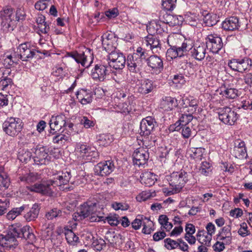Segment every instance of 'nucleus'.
Here are the masks:
<instances>
[{
	"label": "nucleus",
	"instance_id": "1",
	"mask_svg": "<svg viewBox=\"0 0 252 252\" xmlns=\"http://www.w3.org/2000/svg\"><path fill=\"white\" fill-rule=\"evenodd\" d=\"M25 14L21 9H17L14 13L13 9L10 7H6L0 12L1 19V26L4 31H12L16 26V22L24 19Z\"/></svg>",
	"mask_w": 252,
	"mask_h": 252
},
{
	"label": "nucleus",
	"instance_id": "2",
	"mask_svg": "<svg viewBox=\"0 0 252 252\" xmlns=\"http://www.w3.org/2000/svg\"><path fill=\"white\" fill-rule=\"evenodd\" d=\"M189 174L184 171L173 172L168 177L171 188H164L163 191L166 195H170L180 191L188 181Z\"/></svg>",
	"mask_w": 252,
	"mask_h": 252
},
{
	"label": "nucleus",
	"instance_id": "3",
	"mask_svg": "<svg viewBox=\"0 0 252 252\" xmlns=\"http://www.w3.org/2000/svg\"><path fill=\"white\" fill-rule=\"evenodd\" d=\"M176 36L177 35H169L167 39V42L170 48L167 50L166 56L167 60L169 61L178 57H183L191 46V44L189 43L190 41L187 40L182 43L181 46H177L174 42V40L176 39Z\"/></svg>",
	"mask_w": 252,
	"mask_h": 252
},
{
	"label": "nucleus",
	"instance_id": "4",
	"mask_svg": "<svg viewBox=\"0 0 252 252\" xmlns=\"http://www.w3.org/2000/svg\"><path fill=\"white\" fill-rule=\"evenodd\" d=\"M8 233L15 238H23L29 244H33L36 240V236L30 226L26 225L22 227L19 223L12 225Z\"/></svg>",
	"mask_w": 252,
	"mask_h": 252
},
{
	"label": "nucleus",
	"instance_id": "5",
	"mask_svg": "<svg viewBox=\"0 0 252 252\" xmlns=\"http://www.w3.org/2000/svg\"><path fill=\"white\" fill-rule=\"evenodd\" d=\"M95 208L94 206L84 203L80 206L78 211L74 214L73 218L76 221H79L90 217V220L92 222L100 221L102 217L95 215L94 213Z\"/></svg>",
	"mask_w": 252,
	"mask_h": 252
},
{
	"label": "nucleus",
	"instance_id": "6",
	"mask_svg": "<svg viewBox=\"0 0 252 252\" xmlns=\"http://www.w3.org/2000/svg\"><path fill=\"white\" fill-rule=\"evenodd\" d=\"M4 131L8 135L15 136L18 134L23 128L21 120L19 118H7L2 124Z\"/></svg>",
	"mask_w": 252,
	"mask_h": 252
},
{
	"label": "nucleus",
	"instance_id": "7",
	"mask_svg": "<svg viewBox=\"0 0 252 252\" xmlns=\"http://www.w3.org/2000/svg\"><path fill=\"white\" fill-rule=\"evenodd\" d=\"M67 56L71 57L77 63L85 67H88L93 62V53L91 50L86 49L85 51L82 53H68Z\"/></svg>",
	"mask_w": 252,
	"mask_h": 252
},
{
	"label": "nucleus",
	"instance_id": "8",
	"mask_svg": "<svg viewBox=\"0 0 252 252\" xmlns=\"http://www.w3.org/2000/svg\"><path fill=\"white\" fill-rule=\"evenodd\" d=\"M107 61L109 68L112 67L116 70L123 69L126 63V58L123 54L116 51L110 53L107 56Z\"/></svg>",
	"mask_w": 252,
	"mask_h": 252
},
{
	"label": "nucleus",
	"instance_id": "9",
	"mask_svg": "<svg viewBox=\"0 0 252 252\" xmlns=\"http://www.w3.org/2000/svg\"><path fill=\"white\" fill-rule=\"evenodd\" d=\"M219 118L224 124L232 126L237 121L238 116L236 112L230 108L225 107L219 112Z\"/></svg>",
	"mask_w": 252,
	"mask_h": 252
},
{
	"label": "nucleus",
	"instance_id": "10",
	"mask_svg": "<svg viewBox=\"0 0 252 252\" xmlns=\"http://www.w3.org/2000/svg\"><path fill=\"white\" fill-rule=\"evenodd\" d=\"M228 66L233 70L242 72L251 68L252 60L248 58L233 59L229 62Z\"/></svg>",
	"mask_w": 252,
	"mask_h": 252
},
{
	"label": "nucleus",
	"instance_id": "11",
	"mask_svg": "<svg viewBox=\"0 0 252 252\" xmlns=\"http://www.w3.org/2000/svg\"><path fill=\"white\" fill-rule=\"evenodd\" d=\"M110 71L109 67L106 64L99 63L92 70L91 75L95 81H103Z\"/></svg>",
	"mask_w": 252,
	"mask_h": 252
},
{
	"label": "nucleus",
	"instance_id": "12",
	"mask_svg": "<svg viewBox=\"0 0 252 252\" xmlns=\"http://www.w3.org/2000/svg\"><path fill=\"white\" fill-rule=\"evenodd\" d=\"M206 45L213 53H217L222 48L223 44L221 37L214 33L207 35L205 38Z\"/></svg>",
	"mask_w": 252,
	"mask_h": 252
},
{
	"label": "nucleus",
	"instance_id": "13",
	"mask_svg": "<svg viewBox=\"0 0 252 252\" xmlns=\"http://www.w3.org/2000/svg\"><path fill=\"white\" fill-rule=\"evenodd\" d=\"M52 183L53 182L48 180L46 182L35 184L33 186L27 187V188L31 191L52 195L54 193V187L52 185Z\"/></svg>",
	"mask_w": 252,
	"mask_h": 252
},
{
	"label": "nucleus",
	"instance_id": "14",
	"mask_svg": "<svg viewBox=\"0 0 252 252\" xmlns=\"http://www.w3.org/2000/svg\"><path fill=\"white\" fill-rule=\"evenodd\" d=\"M33 157L34 162L37 164H46L50 160L48 150L44 146H38L35 149Z\"/></svg>",
	"mask_w": 252,
	"mask_h": 252
},
{
	"label": "nucleus",
	"instance_id": "15",
	"mask_svg": "<svg viewBox=\"0 0 252 252\" xmlns=\"http://www.w3.org/2000/svg\"><path fill=\"white\" fill-rule=\"evenodd\" d=\"M21 60L27 61L32 59L35 54V50L31 46L30 43L26 42L21 44L17 48Z\"/></svg>",
	"mask_w": 252,
	"mask_h": 252
},
{
	"label": "nucleus",
	"instance_id": "16",
	"mask_svg": "<svg viewBox=\"0 0 252 252\" xmlns=\"http://www.w3.org/2000/svg\"><path fill=\"white\" fill-rule=\"evenodd\" d=\"M159 18L163 24H167L171 26L182 25L184 20L182 16L171 15L165 12H160Z\"/></svg>",
	"mask_w": 252,
	"mask_h": 252
},
{
	"label": "nucleus",
	"instance_id": "17",
	"mask_svg": "<svg viewBox=\"0 0 252 252\" xmlns=\"http://www.w3.org/2000/svg\"><path fill=\"white\" fill-rule=\"evenodd\" d=\"M143 61L136 54L128 56L127 65L129 70L132 73H137L139 72L142 65Z\"/></svg>",
	"mask_w": 252,
	"mask_h": 252
},
{
	"label": "nucleus",
	"instance_id": "18",
	"mask_svg": "<svg viewBox=\"0 0 252 252\" xmlns=\"http://www.w3.org/2000/svg\"><path fill=\"white\" fill-rule=\"evenodd\" d=\"M149 157V153L146 149L143 148H138L133 154V163L138 166L145 165Z\"/></svg>",
	"mask_w": 252,
	"mask_h": 252
},
{
	"label": "nucleus",
	"instance_id": "19",
	"mask_svg": "<svg viewBox=\"0 0 252 252\" xmlns=\"http://www.w3.org/2000/svg\"><path fill=\"white\" fill-rule=\"evenodd\" d=\"M207 46L205 43H196L194 46H191L190 53L191 56L198 61H202L204 59L206 53Z\"/></svg>",
	"mask_w": 252,
	"mask_h": 252
},
{
	"label": "nucleus",
	"instance_id": "20",
	"mask_svg": "<svg viewBox=\"0 0 252 252\" xmlns=\"http://www.w3.org/2000/svg\"><path fill=\"white\" fill-rule=\"evenodd\" d=\"M115 166L112 161L107 160L100 162L95 166V172L98 175L103 176L110 174L114 169Z\"/></svg>",
	"mask_w": 252,
	"mask_h": 252
},
{
	"label": "nucleus",
	"instance_id": "21",
	"mask_svg": "<svg viewBox=\"0 0 252 252\" xmlns=\"http://www.w3.org/2000/svg\"><path fill=\"white\" fill-rule=\"evenodd\" d=\"M231 153L232 155L239 159L246 158L248 155L245 142L240 140H236Z\"/></svg>",
	"mask_w": 252,
	"mask_h": 252
},
{
	"label": "nucleus",
	"instance_id": "22",
	"mask_svg": "<svg viewBox=\"0 0 252 252\" xmlns=\"http://www.w3.org/2000/svg\"><path fill=\"white\" fill-rule=\"evenodd\" d=\"M156 123L155 119L151 117H147L143 119L140 123V133L143 135H149L153 130Z\"/></svg>",
	"mask_w": 252,
	"mask_h": 252
},
{
	"label": "nucleus",
	"instance_id": "23",
	"mask_svg": "<svg viewBox=\"0 0 252 252\" xmlns=\"http://www.w3.org/2000/svg\"><path fill=\"white\" fill-rule=\"evenodd\" d=\"M65 120L66 117L63 114L52 116L49 123L51 129L54 132L60 131L63 127L66 126Z\"/></svg>",
	"mask_w": 252,
	"mask_h": 252
},
{
	"label": "nucleus",
	"instance_id": "24",
	"mask_svg": "<svg viewBox=\"0 0 252 252\" xmlns=\"http://www.w3.org/2000/svg\"><path fill=\"white\" fill-rule=\"evenodd\" d=\"M143 46L149 48L153 52H157L160 49V44L159 39L156 36L150 34L144 38L142 42Z\"/></svg>",
	"mask_w": 252,
	"mask_h": 252
},
{
	"label": "nucleus",
	"instance_id": "25",
	"mask_svg": "<svg viewBox=\"0 0 252 252\" xmlns=\"http://www.w3.org/2000/svg\"><path fill=\"white\" fill-rule=\"evenodd\" d=\"M70 178V173L69 172H59L55 175L53 179L50 180V181L53 182L52 185L54 189L56 186H61L63 185H66L69 182Z\"/></svg>",
	"mask_w": 252,
	"mask_h": 252
},
{
	"label": "nucleus",
	"instance_id": "26",
	"mask_svg": "<svg viewBox=\"0 0 252 252\" xmlns=\"http://www.w3.org/2000/svg\"><path fill=\"white\" fill-rule=\"evenodd\" d=\"M231 223L223 226L219 231L217 238L219 241H223L226 245H229L232 241Z\"/></svg>",
	"mask_w": 252,
	"mask_h": 252
},
{
	"label": "nucleus",
	"instance_id": "27",
	"mask_svg": "<svg viewBox=\"0 0 252 252\" xmlns=\"http://www.w3.org/2000/svg\"><path fill=\"white\" fill-rule=\"evenodd\" d=\"M178 105L177 100L171 96H165L160 102V108L164 111H171Z\"/></svg>",
	"mask_w": 252,
	"mask_h": 252
},
{
	"label": "nucleus",
	"instance_id": "28",
	"mask_svg": "<svg viewBox=\"0 0 252 252\" xmlns=\"http://www.w3.org/2000/svg\"><path fill=\"white\" fill-rule=\"evenodd\" d=\"M93 94L90 90L81 89L76 93L77 98L83 105H86L92 101Z\"/></svg>",
	"mask_w": 252,
	"mask_h": 252
},
{
	"label": "nucleus",
	"instance_id": "29",
	"mask_svg": "<svg viewBox=\"0 0 252 252\" xmlns=\"http://www.w3.org/2000/svg\"><path fill=\"white\" fill-rule=\"evenodd\" d=\"M222 28L225 31H233L238 30L240 27L239 19L236 17L226 18L222 23Z\"/></svg>",
	"mask_w": 252,
	"mask_h": 252
},
{
	"label": "nucleus",
	"instance_id": "30",
	"mask_svg": "<svg viewBox=\"0 0 252 252\" xmlns=\"http://www.w3.org/2000/svg\"><path fill=\"white\" fill-rule=\"evenodd\" d=\"M147 61L149 66L157 71L160 72L163 68L162 60L157 55L151 56Z\"/></svg>",
	"mask_w": 252,
	"mask_h": 252
},
{
	"label": "nucleus",
	"instance_id": "31",
	"mask_svg": "<svg viewBox=\"0 0 252 252\" xmlns=\"http://www.w3.org/2000/svg\"><path fill=\"white\" fill-rule=\"evenodd\" d=\"M205 153V149L202 148H190L187 151V156L196 161L201 160Z\"/></svg>",
	"mask_w": 252,
	"mask_h": 252
},
{
	"label": "nucleus",
	"instance_id": "32",
	"mask_svg": "<svg viewBox=\"0 0 252 252\" xmlns=\"http://www.w3.org/2000/svg\"><path fill=\"white\" fill-rule=\"evenodd\" d=\"M1 238L0 245L3 247L11 249L18 245L16 238L8 233L5 236L2 235Z\"/></svg>",
	"mask_w": 252,
	"mask_h": 252
},
{
	"label": "nucleus",
	"instance_id": "33",
	"mask_svg": "<svg viewBox=\"0 0 252 252\" xmlns=\"http://www.w3.org/2000/svg\"><path fill=\"white\" fill-rule=\"evenodd\" d=\"M162 21H158L153 20L151 21L147 26V30L150 34H160L163 31L160 23Z\"/></svg>",
	"mask_w": 252,
	"mask_h": 252
},
{
	"label": "nucleus",
	"instance_id": "34",
	"mask_svg": "<svg viewBox=\"0 0 252 252\" xmlns=\"http://www.w3.org/2000/svg\"><path fill=\"white\" fill-rule=\"evenodd\" d=\"M91 147L86 145L79 144L76 148V151L77 155L83 159L88 161H91L92 158H88V156L91 153Z\"/></svg>",
	"mask_w": 252,
	"mask_h": 252
},
{
	"label": "nucleus",
	"instance_id": "35",
	"mask_svg": "<svg viewBox=\"0 0 252 252\" xmlns=\"http://www.w3.org/2000/svg\"><path fill=\"white\" fill-rule=\"evenodd\" d=\"M156 180V175L150 172H144L140 176L141 183L148 187L153 185Z\"/></svg>",
	"mask_w": 252,
	"mask_h": 252
},
{
	"label": "nucleus",
	"instance_id": "36",
	"mask_svg": "<svg viewBox=\"0 0 252 252\" xmlns=\"http://www.w3.org/2000/svg\"><path fill=\"white\" fill-rule=\"evenodd\" d=\"M154 88L153 82L149 79L141 80L138 85V91L142 94H147L151 92Z\"/></svg>",
	"mask_w": 252,
	"mask_h": 252
},
{
	"label": "nucleus",
	"instance_id": "37",
	"mask_svg": "<svg viewBox=\"0 0 252 252\" xmlns=\"http://www.w3.org/2000/svg\"><path fill=\"white\" fill-rule=\"evenodd\" d=\"M112 37V35L109 33H105L102 36V44L104 49L108 52L111 53L114 51L115 47L113 44V41L110 37Z\"/></svg>",
	"mask_w": 252,
	"mask_h": 252
},
{
	"label": "nucleus",
	"instance_id": "38",
	"mask_svg": "<svg viewBox=\"0 0 252 252\" xmlns=\"http://www.w3.org/2000/svg\"><path fill=\"white\" fill-rule=\"evenodd\" d=\"M10 73L9 69H5L4 72H3L2 79L0 81V89L1 90L7 91L11 87L13 84L12 79L7 76H4L5 75H8Z\"/></svg>",
	"mask_w": 252,
	"mask_h": 252
},
{
	"label": "nucleus",
	"instance_id": "39",
	"mask_svg": "<svg viewBox=\"0 0 252 252\" xmlns=\"http://www.w3.org/2000/svg\"><path fill=\"white\" fill-rule=\"evenodd\" d=\"M192 119V115H190V114H182L178 121L175 124V127L174 130L179 131L180 130V127L179 126L190 125L189 124Z\"/></svg>",
	"mask_w": 252,
	"mask_h": 252
},
{
	"label": "nucleus",
	"instance_id": "40",
	"mask_svg": "<svg viewBox=\"0 0 252 252\" xmlns=\"http://www.w3.org/2000/svg\"><path fill=\"white\" fill-rule=\"evenodd\" d=\"M39 212V208L37 204L33 205L29 212L24 216V218L27 221L34 220L38 217Z\"/></svg>",
	"mask_w": 252,
	"mask_h": 252
},
{
	"label": "nucleus",
	"instance_id": "41",
	"mask_svg": "<svg viewBox=\"0 0 252 252\" xmlns=\"http://www.w3.org/2000/svg\"><path fill=\"white\" fill-rule=\"evenodd\" d=\"M198 241L201 244L209 246L212 236L204 230L199 231L196 235Z\"/></svg>",
	"mask_w": 252,
	"mask_h": 252
},
{
	"label": "nucleus",
	"instance_id": "42",
	"mask_svg": "<svg viewBox=\"0 0 252 252\" xmlns=\"http://www.w3.org/2000/svg\"><path fill=\"white\" fill-rule=\"evenodd\" d=\"M220 94L227 98L234 99L239 95V91L235 88L224 87L221 88Z\"/></svg>",
	"mask_w": 252,
	"mask_h": 252
},
{
	"label": "nucleus",
	"instance_id": "43",
	"mask_svg": "<svg viewBox=\"0 0 252 252\" xmlns=\"http://www.w3.org/2000/svg\"><path fill=\"white\" fill-rule=\"evenodd\" d=\"M180 105L183 108L191 107L192 106H198V101L191 96L183 97Z\"/></svg>",
	"mask_w": 252,
	"mask_h": 252
},
{
	"label": "nucleus",
	"instance_id": "44",
	"mask_svg": "<svg viewBox=\"0 0 252 252\" xmlns=\"http://www.w3.org/2000/svg\"><path fill=\"white\" fill-rule=\"evenodd\" d=\"M158 222L161 225V229L163 230H165L168 231L171 230L173 227L172 224L168 221V218L166 215H161L159 216Z\"/></svg>",
	"mask_w": 252,
	"mask_h": 252
},
{
	"label": "nucleus",
	"instance_id": "45",
	"mask_svg": "<svg viewBox=\"0 0 252 252\" xmlns=\"http://www.w3.org/2000/svg\"><path fill=\"white\" fill-rule=\"evenodd\" d=\"M65 235L67 242L71 245H74L79 241V237L71 229L65 230Z\"/></svg>",
	"mask_w": 252,
	"mask_h": 252
},
{
	"label": "nucleus",
	"instance_id": "46",
	"mask_svg": "<svg viewBox=\"0 0 252 252\" xmlns=\"http://www.w3.org/2000/svg\"><path fill=\"white\" fill-rule=\"evenodd\" d=\"M25 209V206L24 205L20 207L14 208L7 214L6 218L9 220H13L21 215Z\"/></svg>",
	"mask_w": 252,
	"mask_h": 252
},
{
	"label": "nucleus",
	"instance_id": "47",
	"mask_svg": "<svg viewBox=\"0 0 252 252\" xmlns=\"http://www.w3.org/2000/svg\"><path fill=\"white\" fill-rule=\"evenodd\" d=\"M3 168H0V190L3 188L6 189L9 187L10 181L8 176L2 171Z\"/></svg>",
	"mask_w": 252,
	"mask_h": 252
},
{
	"label": "nucleus",
	"instance_id": "48",
	"mask_svg": "<svg viewBox=\"0 0 252 252\" xmlns=\"http://www.w3.org/2000/svg\"><path fill=\"white\" fill-rule=\"evenodd\" d=\"M113 140L112 135L103 134L99 136L97 139V142L100 146H106L111 143Z\"/></svg>",
	"mask_w": 252,
	"mask_h": 252
},
{
	"label": "nucleus",
	"instance_id": "49",
	"mask_svg": "<svg viewBox=\"0 0 252 252\" xmlns=\"http://www.w3.org/2000/svg\"><path fill=\"white\" fill-rule=\"evenodd\" d=\"M142 225L143 226L142 232L144 234H149L153 230L152 229V227L154 225L153 222L149 218L146 217H144V218H143Z\"/></svg>",
	"mask_w": 252,
	"mask_h": 252
},
{
	"label": "nucleus",
	"instance_id": "50",
	"mask_svg": "<svg viewBox=\"0 0 252 252\" xmlns=\"http://www.w3.org/2000/svg\"><path fill=\"white\" fill-rule=\"evenodd\" d=\"M211 172V164L207 161L202 162L199 169V173L204 176H208Z\"/></svg>",
	"mask_w": 252,
	"mask_h": 252
},
{
	"label": "nucleus",
	"instance_id": "51",
	"mask_svg": "<svg viewBox=\"0 0 252 252\" xmlns=\"http://www.w3.org/2000/svg\"><path fill=\"white\" fill-rule=\"evenodd\" d=\"M120 234H116L114 232H107L105 236L106 240L111 244L119 243V239L120 238Z\"/></svg>",
	"mask_w": 252,
	"mask_h": 252
},
{
	"label": "nucleus",
	"instance_id": "52",
	"mask_svg": "<svg viewBox=\"0 0 252 252\" xmlns=\"http://www.w3.org/2000/svg\"><path fill=\"white\" fill-rule=\"evenodd\" d=\"M216 16L211 13L206 14L203 18V22L206 26L211 27L217 23Z\"/></svg>",
	"mask_w": 252,
	"mask_h": 252
},
{
	"label": "nucleus",
	"instance_id": "53",
	"mask_svg": "<svg viewBox=\"0 0 252 252\" xmlns=\"http://www.w3.org/2000/svg\"><path fill=\"white\" fill-rule=\"evenodd\" d=\"M37 179V175L34 173H30L20 177V179L21 181L25 182L28 184L34 182L36 181Z\"/></svg>",
	"mask_w": 252,
	"mask_h": 252
},
{
	"label": "nucleus",
	"instance_id": "54",
	"mask_svg": "<svg viewBox=\"0 0 252 252\" xmlns=\"http://www.w3.org/2000/svg\"><path fill=\"white\" fill-rule=\"evenodd\" d=\"M63 216L61 210L57 208L51 210L46 214V217L48 220H51L54 218H60Z\"/></svg>",
	"mask_w": 252,
	"mask_h": 252
},
{
	"label": "nucleus",
	"instance_id": "55",
	"mask_svg": "<svg viewBox=\"0 0 252 252\" xmlns=\"http://www.w3.org/2000/svg\"><path fill=\"white\" fill-rule=\"evenodd\" d=\"M69 139V136L61 134L54 136L53 138V142L54 143L62 145L64 143V142L68 141Z\"/></svg>",
	"mask_w": 252,
	"mask_h": 252
},
{
	"label": "nucleus",
	"instance_id": "56",
	"mask_svg": "<svg viewBox=\"0 0 252 252\" xmlns=\"http://www.w3.org/2000/svg\"><path fill=\"white\" fill-rule=\"evenodd\" d=\"M112 207L115 210L126 211L129 209V206L126 202H114L112 204Z\"/></svg>",
	"mask_w": 252,
	"mask_h": 252
},
{
	"label": "nucleus",
	"instance_id": "57",
	"mask_svg": "<svg viewBox=\"0 0 252 252\" xmlns=\"http://www.w3.org/2000/svg\"><path fill=\"white\" fill-rule=\"evenodd\" d=\"M177 0H162V6L166 10H173L175 7V3Z\"/></svg>",
	"mask_w": 252,
	"mask_h": 252
},
{
	"label": "nucleus",
	"instance_id": "58",
	"mask_svg": "<svg viewBox=\"0 0 252 252\" xmlns=\"http://www.w3.org/2000/svg\"><path fill=\"white\" fill-rule=\"evenodd\" d=\"M164 246L168 250H172L178 247L179 243L177 241L173 240L170 238L165 239L164 241Z\"/></svg>",
	"mask_w": 252,
	"mask_h": 252
},
{
	"label": "nucleus",
	"instance_id": "59",
	"mask_svg": "<svg viewBox=\"0 0 252 252\" xmlns=\"http://www.w3.org/2000/svg\"><path fill=\"white\" fill-rule=\"evenodd\" d=\"M92 244L95 250L101 251L105 246L106 242L102 239H94Z\"/></svg>",
	"mask_w": 252,
	"mask_h": 252
},
{
	"label": "nucleus",
	"instance_id": "60",
	"mask_svg": "<svg viewBox=\"0 0 252 252\" xmlns=\"http://www.w3.org/2000/svg\"><path fill=\"white\" fill-rule=\"evenodd\" d=\"M238 233L242 237H245L250 234V232L248 230V227L246 222H244L240 224Z\"/></svg>",
	"mask_w": 252,
	"mask_h": 252
},
{
	"label": "nucleus",
	"instance_id": "61",
	"mask_svg": "<svg viewBox=\"0 0 252 252\" xmlns=\"http://www.w3.org/2000/svg\"><path fill=\"white\" fill-rule=\"evenodd\" d=\"M32 156V153L29 151H23L19 153V159L23 162L27 163L30 160Z\"/></svg>",
	"mask_w": 252,
	"mask_h": 252
},
{
	"label": "nucleus",
	"instance_id": "62",
	"mask_svg": "<svg viewBox=\"0 0 252 252\" xmlns=\"http://www.w3.org/2000/svg\"><path fill=\"white\" fill-rule=\"evenodd\" d=\"M180 130L182 129V135L185 138H189L191 135V125L180 126Z\"/></svg>",
	"mask_w": 252,
	"mask_h": 252
},
{
	"label": "nucleus",
	"instance_id": "63",
	"mask_svg": "<svg viewBox=\"0 0 252 252\" xmlns=\"http://www.w3.org/2000/svg\"><path fill=\"white\" fill-rule=\"evenodd\" d=\"M81 124L83 125L85 128H89L93 127L95 123L94 121L89 120L87 117H83L80 120Z\"/></svg>",
	"mask_w": 252,
	"mask_h": 252
},
{
	"label": "nucleus",
	"instance_id": "64",
	"mask_svg": "<svg viewBox=\"0 0 252 252\" xmlns=\"http://www.w3.org/2000/svg\"><path fill=\"white\" fill-rule=\"evenodd\" d=\"M152 196V194L149 191H142L137 197L136 199L139 202L144 201L149 199Z\"/></svg>",
	"mask_w": 252,
	"mask_h": 252
}]
</instances>
